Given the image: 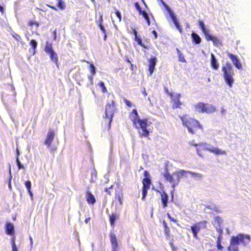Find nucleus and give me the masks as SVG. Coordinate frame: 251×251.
I'll list each match as a JSON object with an SVG mask.
<instances>
[{
    "mask_svg": "<svg viewBox=\"0 0 251 251\" xmlns=\"http://www.w3.org/2000/svg\"><path fill=\"white\" fill-rule=\"evenodd\" d=\"M12 251H18L16 245H11Z\"/></svg>",
    "mask_w": 251,
    "mask_h": 251,
    "instance_id": "nucleus-56",
    "label": "nucleus"
},
{
    "mask_svg": "<svg viewBox=\"0 0 251 251\" xmlns=\"http://www.w3.org/2000/svg\"><path fill=\"white\" fill-rule=\"evenodd\" d=\"M148 189H144V188L142 189V200H144L145 199V198L146 197L147 193H148Z\"/></svg>",
    "mask_w": 251,
    "mask_h": 251,
    "instance_id": "nucleus-41",
    "label": "nucleus"
},
{
    "mask_svg": "<svg viewBox=\"0 0 251 251\" xmlns=\"http://www.w3.org/2000/svg\"><path fill=\"white\" fill-rule=\"evenodd\" d=\"M181 105V102H180V100H177L176 101L174 102V105L173 106V108H179Z\"/></svg>",
    "mask_w": 251,
    "mask_h": 251,
    "instance_id": "nucleus-39",
    "label": "nucleus"
},
{
    "mask_svg": "<svg viewBox=\"0 0 251 251\" xmlns=\"http://www.w3.org/2000/svg\"><path fill=\"white\" fill-rule=\"evenodd\" d=\"M216 230L217 232L219 233V235H223V229L220 227L216 228Z\"/></svg>",
    "mask_w": 251,
    "mask_h": 251,
    "instance_id": "nucleus-48",
    "label": "nucleus"
},
{
    "mask_svg": "<svg viewBox=\"0 0 251 251\" xmlns=\"http://www.w3.org/2000/svg\"><path fill=\"white\" fill-rule=\"evenodd\" d=\"M16 162L17 167L19 170L23 169L24 168V165L22 164H21V163L20 161L19 158H18V157L16 158Z\"/></svg>",
    "mask_w": 251,
    "mask_h": 251,
    "instance_id": "nucleus-36",
    "label": "nucleus"
},
{
    "mask_svg": "<svg viewBox=\"0 0 251 251\" xmlns=\"http://www.w3.org/2000/svg\"><path fill=\"white\" fill-rule=\"evenodd\" d=\"M15 96L16 94L14 93V94L12 95H6V96H2V100L7 108L8 107L9 103H16V100L15 99Z\"/></svg>",
    "mask_w": 251,
    "mask_h": 251,
    "instance_id": "nucleus-12",
    "label": "nucleus"
},
{
    "mask_svg": "<svg viewBox=\"0 0 251 251\" xmlns=\"http://www.w3.org/2000/svg\"><path fill=\"white\" fill-rule=\"evenodd\" d=\"M134 6L136 9L138 11V12L141 13V11H142V9L139 3L138 2H136L134 4Z\"/></svg>",
    "mask_w": 251,
    "mask_h": 251,
    "instance_id": "nucleus-38",
    "label": "nucleus"
},
{
    "mask_svg": "<svg viewBox=\"0 0 251 251\" xmlns=\"http://www.w3.org/2000/svg\"><path fill=\"white\" fill-rule=\"evenodd\" d=\"M4 9L3 6L0 5V12L2 14L4 13Z\"/></svg>",
    "mask_w": 251,
    "mask_h": 251,
    "instance_id": "nucleus-64",
    "label": "nucleus"
},
{
    "mask_svg": "<svg viewBox=\"0 0 251 251\" xmlns=\"http://www.w3.org/2000/svg\"><path fill=\"white\" fill-rule=\"evenodd\" d=\"M119 215L117 213H112L109 215V222L112 227L114 226L115 221L119 218Z\"/></svg>",
    "mask_w": 251,
    "mask_h": 251,
    "instance_id": "nucleus-25",
    "label": "nucleus"
},
{
    "mask_svg": "<svg viewBox=\"0 0 251 251\" xmlns=\"http://www.w3.org/2000/svg\"><path fill=\"white\" fill-rule=\"evenodd\" d=\"M222 72H223V77L226 84L231 87L234 83L233 76L234 72L232 65L229 63H226L225 66L222 67Z\"/></svg>",
    "mask_w": 251,
    "mask_h": 251,
    "instance_id": "nucleus-4",
    "label": "nucleus"
},
{
    "mask_svg": "<svg viewBox=\"0 0 251 251\" xmlns=\"http://www.w3.org/2000/svg\"><path fill=\"white\" fill-rule=\"evenodd\" d=\"M47 6L55 11H58L57 8L55 6L50 5H47Z\"/></svg>",
    "mask_w": 251,
    "mask_h": 251,
    "instance_id": "nucleus-63",
    "label": "nucleus"
},
{
    "mask_svg": "<svg viewBox=\"0 0 251 251\" xmlns=\"http://www.w3.org/2000/svg\"><path fill=\"white\" fill-rule=\"evenodd\" d=\"M215 221H216L218 225L220 226V225L222 223V219L220 217L217 216L215 217Z\"/></svg>",
    "mask_w": 251,
    "mask_h": 251,
    "instance_id": "nucleus-51",
    "label": "nucleus"
},
{
    "mask_svg": "<svg viewBox=\"0 0 251 251\" xmlns=\"http://www.w3.org/2000/svg\"><path fill=\"white\" fill-rule=\"evenodd\" d=\"M222 238H223V235H218V237L217 238V242L221 243Z\"/></svg>",
    "mask_w": 251,
    "mask_h": 251,
    "instance_id": "nucleus-59",
    "label": "nucleus"
},
{
    "mask_svg": "<svg viewBox=\"0 0 251 251\" xmlns=\"http://www.w3.org/2000/svg\"><path fill=\"white\" fill-rule=\"evenodd\" d=\"M157 61V58L154 56H151L149 60V71L150 72V76H151L153 73Z\"/></svg>",
    "mask_w": 251,
    "mask_h": 251,
    "instance_id": "nucleus-16",
    "label": "nucleus"
},
{
    "mask_svg": "<svg viewBox=\"0 0 251 251\" xmlns=\"http://www.w3.org/2000/svg\"><path fill=\"white\" fill-rule=\"evenodd\" d=\"M135 40L136 42H137V43L139 45L141 46L143 48L146 49H148V47L143 43L142 40L140 37H139L138 36L135 37Z\"/></svg>",
    "mask_w": 251,
    "mask_h": 251,
    "instance_id": "nucleus-32",
    "label": "nucleus"
},
{
    "mask_svg": "<svg viewBox=\"0 0 251 251\" xmlns=\"http://www.w3.org/2000/svg\"><path fill=\"white\" fill-rule=\"evenodd\" d=\"M93 75H88V79L90 81V84L91 85H92L93 84Z\"/></svg>",
    "mask_w": 251,
    "mask_h": 251,
    "instance_id": "nucleus-53",
    "label": "nucleus"
},
{
    "mask_svg": "<svg viewBox=\"0 0 251 251\" xmlns=\"http://www.w3.org/2000/svg\"><path fill=\"white\" fill-rule=\"evenodd\" d=\"M116 15L117 17L119 19V21L120 22L122 19V15L121 12L118 10H116L115 12Z\"/></svg>",
    "mask_w": 251,
    "mask_h": 251,
    "instance_id": "nucleus-46",
    "label": "nucleus"
},
{
    "mask_svg": "<svg viewBox=\"0 0 251 251\" xmlns=\"http://www.w3.org/2000/svg\"><path fill=\"white\" fill-rule=\"evenodd\" d=\"M132 33L134 34L135 37L138 36V35H137L138 32L136 29H132Z\"/></svg>",
    "mask_w": 251,
    "mask_h": 251,
    "instance_id": "nucleus-62",
    "label": "nucleus"
},
{
    "mask_svg": "<svg viewBox=\"0 0 251 251\" xmlns=\"http://www.w3.org/2000/svg\"><path fill=\"white\" fill-rule=\"evenodd\" d=\"M124 102L126 104V105L128 107H132V102L130 101H129L128 100H127V99L125 98L124 99Z\"/></svg>",
    "mask_w": 251,
    "mask_h": 251,
    "instance_id": "nucleus-42",
    "label": "nucleus"
},
{
    "mask_svg": "<svg viewBox=\"0 0 251 251\" xmlns=\"http://www.w3.org/2000/svg\"><path fill=\"white\" fill-rule=\"evenodd\" d=\"M199 147L202 150L209 151L216 154H224L226 153L225 151H221L218 148H215L212 145L206 143H201L199 144Z\"/></svg>",
    "mask_w": 251,
    "mask_h": 251,
    "instance_id": "nucleus-9",
    "label": "nucleus"
},
{
    "mask_svg": "<svg viewBox=\"0 0 251 251\" xmlns=\"http://www.w3.org/2000/svg\"><path fill=\"white\" fill-rule=\"evenodd\" d=\"M29 44L31 46V48H32V55H33L35 53V50L37 47V42L34 39H32L31 40Z\"/></svg>",
    "mask_w": 251,
    "mask_h": 251,
    "instance_id": "nucleus-29",
    "label": "nucleus"
},
{
    "mask_svg": "<svg viewBox=\"0 0 251 251\" xmlns=\"http://www.w3.org/2000/svg\"><path fill=\"white\" fill-rule=\"evenodd\" d=\"M191 230L193 233L194 237L196 239H198V233L201 230V227L196 224L191 226Z\"/></svg>",
    "mask_w": 251,
    "mask_h": 251,
    "instance_id": "nucleus-21",
    "label": "nucleus"
},
{
    "mask_svg": "<svg viewBox=\"0 0 251 251\" xmlns=\"http://www.w3.org/2000/svg\"><path fill=\"white\" fill-rule=\"evenodd\" d=\"M196 110L200 113H212L215 111V107L211 104H205L203 102H199L194 105Z\"/></svg>",
    "mask_w": 251,
    "mask_h": 251,
    "instance_id": "nucleus-6",
    "label": "nucleus"
},
{
    "mask_svg": "<svg viewBox=\"0 0 251 251\" xmlns=\"http://www.w3.org/2000/svg\"><path fill=\"white\" fill-rule=\"evenodd\" d=\"M183 170H180L178 172H176L173 173V175H171L169 172H166L163 174V176L165 179L172 184V187L173 188V190L171 191L172 201L174 199V194L173 191L175 190V188L179 183L180 180L182 176H185L186 175H182L181 171Z\"/></svg>",
    "mask_w": 251,
    "mask_h": 251,
    "instance_id": "nucleus-3",
    "label": "nucleus"
},
{
    "mask_svg": "<svg viewBox=\"0 0 251 251\" xmlns=\"http://www.w3.org/2000/svg\"><path fill=\"white\" fill-rule=\"evenodd\" d=\"M129 118L135 127L140 128L139 130L140 136L148 137L150 133L152 132L153 127L151 126V123L146 119H141L136 109L132 110L130 113Z\"/></svg>",
    "mask_w": 251,
    "mask_h": 251,
    "instance_id": "nucleus-1",
    "label": "nucleus"
},
{
    "mask_svg": "<svg viewBox=\"0 0 251 251\" xmlns=\"http://www.w3.org/2000/svg\"><path fill=\"white\" fill-rule=\"evenodd\" d=\"M251 241V236L248 234L239 233L236 236L231 237L230 241V248L233 251H239L238 246L242 245L246 247Z\"/></svg>",
    "mask_w": 251,
    "mask_h": 251,
    "instance_id": "nucleus-2",
    "label": "nucleus"
},
{
    "mask_svg": "<svg viewBox=\"0 0 251 251\" xmlns=\"http://www.w3.org/2000/svg\"><path fill=\"white\" fill-rule=\"evenodd\" d=\"M85 198L89 204H94L96 202L95 196L89 190H87Z\"/></svg>",
    "mask_w": 251,
    "mask_h": 251,
    "instance_id": "nucleus-18",
    "label": "nucleus"
},
{
    "mask_svg": "<svg viewBox=\"0 0 251 251\" xmlns=\"http://www.w3.org/2000/svg\"><path fill=\"white\" fill-rule=\"evenodd\" d=\"M182 175H185L186 174H191L193 177H197L198 179H201L203 177V175L200 173H197L190 171L182 170L181 172Z\"/></svg>",
    "mask_w": 251,
    "mask_h": 251,
    "instance_id": "nucleus-22",
    "label": "nucleus"
},
{
    "mask_svg": "<svg viewBox=\"0 0 251 251\" xmlns=\"http://www.w3.org/2000/svg\"><path fill=\"white\" fill-rule=\"evenodd\" d=\"M90 69L92 75H95L96 74V69L93 64H90Z\"/></svg>",
    "mask_w": 251,
    "mask_h": 251,
    "instance_id": "nucleus-35",
    "label": "nucleus"
},
{
    "mask_svg": "<svg viewBox=\"0 0 251 251\" xmlns=\"http://www.w3.org/2000/svg\"><path fill=\"white\" fill-rule=\"evenodd\" d=\"M228 57L231 59L233 65L238 70H241L242 68V64L240 62L238 56L231 53H227Z\"/></svg>",
    "mask_w": 251,
    "mask_h": 251,
    "instance_id": "nucleus-11",
    "label": "nucleus"
},
{
    "mask_svg": "<svg viewBox=\"0 0 251 251\" xmlns=\"http://www.w3.org/2000/svg\"><path fill=\"white\" fill-rule=\"evenodd\" d=\"M54 132L53 130L50 129L47 135V137L45 140L44 144L47 146V148L51 152H53L56 150V148L51 146V143L54 139Z\"/></svg>",
    "mask_w": 251,
    "mask_h": 251,
    "instance_id": "nucleus-10",
    "label": "nucleus"
},
{
    "mask_svg": "<svg viewBox=\"0 0 251 251\" xmlns=\"http://www.w3.org/2000/svg\"><path fill=\"white\" fill-rule=\"evenodd\" d=\"M15 239H16L15 236L14 235L12 236V238L11 239V245H16Z\"/></svg>",
    "mask_w": 251,
    "mask_h": 251,
    "instance_id": "nucleus-50",
    "label": "nucleus"
},
{
    "mask_svg": "<svg viewBox=\"0 0 251 251\" xmlns=\"http://www.w3.org/2000/svg\"><path fill=\"white\" fill-rule=\"evenodd\" d=\"M45 51L50 55V60L57 65L58 56L57 54L53 50L52 47V44L47 41L45 47Z\"/></svg>",
    "mask_w": 251,
    "mask_h": 251,
    "instance_id": "nucleus-8",
    "label": "nucleus"
},
{
    "mask_svg": "<svg viewBox=\"0 0 251 251\" xmlns=\"http://www.w3.org/2000/svg\"><path fill=\"white\" fill-rule=\"evenodd\" d=\"M56 6L61 10H64L66 8V4L63 0H57Z\"/></svg>",
    "mask_w": 251,
    "mask_h": 251,
    "instance_id": "nucleus-31",
    "label": "nucleus"
},
{
    "mask_svg": "<svg viewBox=\"0 0 251 251\" xmlns=\"http://www.w3.org/2000/svg\"><path fill=\"white\" fill-rule=\"evenodd\" d=\"M205 206L207 208L217 212H219L220 210L218 207L213 203L207 204L205 205Z\"/></svg>",
    "mask_w": 251,
    "mask_h": 251,
    "instance_id": "nucleus-30",
    "label": "nucleus"
},
{
    "mask_svg": "<svg viewBox=\"0 0 251 251\" xmlns=\"http://www.w3.org/2000/svg\"><path fill=\"white\" fill-rule=\"evenodd\" d=\"M175 26L178 30L179 32L181 33L182 32V29L181 27V25L179 24V23L175 24Z\"/></svg>",
    "mask_w": 251,
    "mask_h": 251,
    "instance_id": "nucleus-45",
    "label": "nucleus"
},
{
    "mask_svg": "<svg viewBox=\"0 0 251 251\" xmlns=\"http://www.w3.org/2000/svg\"><path fill=\"white\" fill-rule=\"evenodd\" d=\"M114 110V101L112 100L111 102H107L105 108V116H103V117L108 119L109 126L112 121Z\"/></svg>",
    "mask_w": 251,
    "mask_h": 251,
    "instance_id": "nucleus-7",
    "label": "nucleus"
},
{
    "mask_svg": "<svg viewBox=\"0 0 251 251\" xmlns=\"http://www.w3.org/2000/svg\"><path fill=\"white\" fill-rule=\"evenodd\" d=\"M113 187V186H111V187H110L109 188H105V192H106L107 194H108L109 195H111V192L110 191V189L112 188Z\"/></svg>",
    "mask_w": 251,
    "mask_h": 251,
    "instance_id": "nucleus-57",
    "label": "nucleus"
},
{
    "mask_svg": "<svg viewBox=\"0 0 251 251\" xmlns=\"http://www.w3.org/2000/svg\"><path fill=\"white\" fill-rule=\"evenodd\" d=\"M5 233L8 235L13 236L15 234L14 225L9 222H6L5 225Z\"/></svg>",
    "mask_w": 251,
    "mask_h": 251,
    "instance_id": "nucleus-15",
    "label": "nucleus"
},
{
    "mask_svg": "<svg viewBox=\"0 0 251 251\" xmlns=\"http://www.w3.org/2000/svg\"><path fill=\"white\" fill-rule=\"evenodd\" d=\"M199 26L203 33L204 34V36H205L207 34L209 33V29H208L204 23V22L202 21H199Z\"/></svg>",
    "mask_w": 251,
    "mask_h": 251,
    "instance_id": "nucleus-24",
    "label": "nucleus"
},
{
    "mask_svg": "<svg viewBox=\"0 0 251 251\" xmlns=\"http://www.w3.org/2000/svg\"><path fill=\"white\" fill-rule=\"evenodd\" d=\"M13 37L18 41L21 42H22V38L18 34L14 33L13 34Z\"/></svg>",
    "mask_w": 251,
    "mask_h": 251,
    "instance_id": "nucleus-40",
    "label": "nucleus"
},
{
    "mask_svg": "<svg viewBox=\"0 0 251 251\" xmlns=\"http://www.w3.org/2000/svg\"><path fill=\"white\" fill-rule=\"evenodd\" d=\"M139 14L143 16V17L145 19L146 22L147 23L148 25H150L151 24V21L149 14L147 13V12L145 10H142V11H141V13H139Z\"/></svg>",
    "mask_w": 251,
    "mask_h": 251,
    "instance_id": "nucleus-27",
    "label": "nucleus"
},
{
    "mask_svg": "<svg viewBox=\"0 0 251 251\" xmlns=\"http://www.w3.org/2000/svg\"><path fill=\"white\" fill-rule=\"evenodd\" d=\"M152 33L154 35V38L156 39L157 38V33L155 30H153L152 31Z\"/></svg>",
    "mask_w": 251,
    "mask_h": 251,
    "instance_id": "nucleus-61",
    "label": "nucleus"
},
{
    "mask_svg": "<svg viewBox=\"0 0 251 251\" xmlns=\"http://www.w3.org/2000/svg\"><path fill=\"white\" fill-rule=\"evenodd\" d=\"M25 186L27 190V192L30 195L31 199H33V194L31 191V183L30 180H26L25 183Z\"/></svg>",
    "mask_w": 251,
    "mask_h": 251,
    "instance_id": "nucleus-28",
    "label": "nucleus"
},
{
    "mask_svg": "<svg viewBox=\"0 0 251 251\" xmlns=\"http://www.w3.org/2000/svg\"><path fill=\"white\" fill-rule=\"evenodd\" d=\"M193 126H189V127H187V129H188V131L191 133V134H194L195 133V132L193 131L192 128H193Z\"/></svg>",
    "mask_w": 251,
    "mask_h": 251,
    "instance_id": "nucleus-54",
    "label": "nucleus"
},
{
    "mask_svg": "<svg viewBox=\"0 0 251 251\" xmlns=\"http://www.w3.org/2000/svg\"><path fill=\"white\" fill-rule=\"evenodd\" d=\"M189 144L192 146H194L195 147H199V144H196L194 143V141H192L189 143Z\"/></svg>",
    "mask_w": 251,
    "mask_h": 251,
    "instance_id": "nucleus-60",
    "label": "nucleus"
},
{
    "mask_svg": "<svg viewBox=\"0 0 251 251\" xmlns=\"http://www.w3.org/2000/svg\"><path fill=\"white\" fill-rule=\"evenodd\" d=\"M143 188L149 190L150 188L151 180L150 178H144L143 179Z\"/></svg>",
    "mask_w": 251,
    "mask_h": 251,
    "instance_id": "nucleus-26",
    "label": "nucleus"
},
{
    "mask_svg": "<svg viewBox=\"0 0 251 251\" xmlns=\"http://www.w3.org/2000/svg\"><path fill=\"white\" fill-rule=\"evenodd\" d=\"M144 175L145 176V178H150V174L147 171H145L144 172Z\"/></svg>",
    "mask_w": 251,
    "mask_h": 251,
    "instance_id": "nucleus-55",
    "label": "nucleus"
},
{
    "mask_svg": "<svg viewBox=\"0 0 251 251\" xmlns=\"http://www.w3.org/2000/svg\"><path fill=\"white\" fill-rule=\"evenodd\" d=\"M168 217L173 222H176V220H175L174 218H172L170 214H167Z\"/></svg>",
    "mask_w": 251,
    "mask_h": 251,
    "instance_id": "nucleus-58",
    "label": "nucleus"
},
{
    "mask_svg": "<svg viewBox=\"0 0 251 251\" xmlns=\"http://www.w3.org/2000/svg\"><path fill=\"white\" fill-rule=\"evenodd\" d=\"M206 223H207L206 221H203L198 223L197 225H198L201 227V228H202L203 229H204L206 228Z\"/></svg>",
    "mask_w": 251,
    "mask_h": 251,
    "instance_id": "nucleus-37",
    "label": "nucleus"
},
{
    "mask_svg": "<svg viewBox=\"0 0 251 251\" xmlns=\"http://www.w3.org/2000/svg\"><path fill=\"white\" fill-rule=\"evenodd\" d=\"M179 118H180L182 125L184 126H186V127L189 126H194L201 128V126L200 123L198 121L190 118L188 115H184L182 116H179Z\"/></svg>",
    "mask_w": 251,
    "mask_h": 251,
    "instance_id": "nucleus-5",
    "label": "nucleus"
},
{
    "mask_svg": "<svg viewBox=\"0 0 251 251\" xmlns=\"http://www.w3.org/2000/svg\"><path fill=\"white\" fill-rule=\"evenodd\" d=\"M110 240L112 245V251H117L118 243L116 235L112 232L110 233Z\"/></svg>",
    "mask_w": 251,
    "mask_h": 251,
    "instance_id": "nucleus-13",
    "label": "nucleus"
},
{
    "mask_svg": "<svg viewBox=\"0 0 251 251\" xmlns=\"http://www.w3.org/2000/svg\"><path fill=\"white\" fill-rule=\"evenodd\" d=\"M205 37L207 40L212 41L214 46L215 47H218V46L221 44L220 40L217 37L209 33L207 34Z\"/></svg>",
    "mask_w": 251,
    "mask_h": 251,
    "instance_id": "nucleus-17",
    "label": "nucleus"
},
{
    "mask_svg": "<svg viewBox=\"0 0 251 251\" xmlns=\"http://www.w3.org/2000/svg\"><path fill=\"white\" fill-rule=\"evenodd\" d=\"M163 3L165 6L166 9L167 10L170 18L171 19L174 24L175 25V24L179 22L176 17V15L174 11L169 7V6L168 5H167L164 2H163Z\"/></svg>",
    "mask_w": 251,
    "mask_h": 251,
    "instance_id": "nucleus-14",
    "label": "nucleus"
},
{
    "mask_svg": "<svg viewBox=\"0 0 251 251\" xmlns=\"http://www.w3.org/2000/svg\"><path fill=\"white\" fill-rule=\"evenodd\" d=\"M116 198L118 200V201L120 202V203L121 204H122L123 203V200H122V196H121V195L120 194H116Z\"/></svg>",
    "mask_w": 251,
    "mask_h": 251,
    "instance_id": "nucleus-43",
    "label": "nucleus"
},
{
    "mask_svg": "<svg viewBox=\"0 0 251 251\" xmlns=\"http://www.w3.org/2000/svg\"><path fill=\"white\" fill-rule=\"evenodd\" d=\"M98 25H99L100 29L102 31V32L105 33V29L104 25L101 23L99 24Z\"/></svg>",
    "mask_w": 251,
    "mask_h": 251,
    "instance_id": "nucleus-47",
    "label": "nucleus"
},
{
    "mask_svg": "<svg viewBox=\"0 0 251 251\" xmlns=\"http://www.w3.org/2000/svg\"><path fill=\"white\" fill-rule=\"evenodd\" d=\"M217 247L218 250H222L223 249V246L221 245V243L217 242Z\"/></svg>",
    "mask_w": 251,
    "mask_h": 251,
    "instance_id": "nucleus-52",
    "label": "nucleus"
},
{
    "mask_svg": "<svg viewBox=\"0 0 251 251\" xmlns=\"http://www.w3.org/2000/svg\"><path fill=\"white\" fill-rule=\"evenodd\" d=\"M191 38L193 43L195 44H199L201 41V39L199 35L194 32H193L191 34Z\"/></svg>",
    "mask_w": 251,
    "mask_h": 251,
    "instance_id": "nucleus-23",
    "label": "nucleus"
},
{
    "mask_svg": "<svg viewBox=\"0 0 251 251\" xmlns=\"http://www.w3.org/2000/svg\"><path fill=\"white\" fill-rule=\"evenodd\" d=\"M34 25H35L36 27H38L39 25V24L37 22L35 21H30L29 23V25L33 26Z\"/></svg>",
    "mask_w": 251,
    "mask_h": 251,
    "instance_id": "nucleus-49",
    "label": "nucleus"
},
{
    "mask_svg": "<svg viewBox=\"0 0 251 251\" xmlns=\"http://www.w3.org/2000/svg\"><path fill=\"white\" fill-rule=\"evenodd\" d=\"M171 97L172 100L174 102H176L177 101V100H180L181 95L179 93H177L175 96L171 95Z\"/></svg>",
    "mask_w": 251,
    "mask_h": 251,
    "instance_id": "nucleus-34",
    "label": "nucleus"
},
{
    "mask_svg": "<svg viewBox=\"0 0 251 251\" xmlns=\"http://www.w3.org/2000/svg\"><path fill=\"white\" fill-rule=\"evenodd\" d=\"M98 86L101 89L103 93H105L107 92L106 88L105 86L104 83L103 81H100V82L98 83Z\"/></svg>",
    "mask_w": 251,
    "mask_h": 251,
    "instance_id": "nucleus-33",
    "label": "nucleus"
},
{
    "mask_svg": "<svg viewBox=\"0 0 251 251\" xmlns=\"http://www.w3.org/2000/svg\"><path fill=\"white\" fill-rule=\"evenodd\" d=\"M210 64L211 67L214 70H218L219 67V65L218 62V61L214 55V54L212 53H211V60Z\"/></svg>",
    "mask_w": 251,
    "mask_h": 251,
    "instance_id": "nucleus-19",
    "label": "nucleus"
},
{
    "mask_svg": "<svg viewBox=\"0 0 251 251\" xmlns=\"http://www.w3.org/2000/svg\"><path fill=\"white\" fill-rule=\"evenodd\" d=\"M161 203L163 208H166L168 206L169 196L168 194L164 191L161 194Z\"/></svg>",
    "mask_w": 251,
    "mask_h": 251,
    "instance_id": "nucleus-20",
    "label": "nucleus"
},
{
    "mask_svg": "<svg viewBox=\"0 0 251 251\" xmlns=\"http://www.w3.org/2000/svg\"><path fill=\"white\" fill-rule=\"evenodd\" d=\"M163 226L165 228V231L166 233H167L168 231H169V228L167 226L166 222L165 221H163Z\"/></svg>",
    "mask_w": 251,
    "mask_h": 251,
    "instance_id": "nucleus-44",
    "label": "nucleus"
}]
</instances>
